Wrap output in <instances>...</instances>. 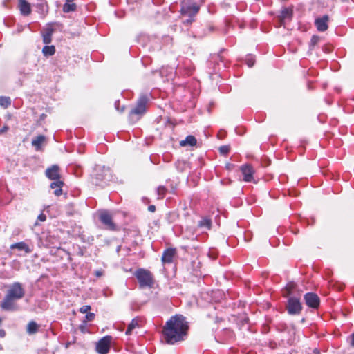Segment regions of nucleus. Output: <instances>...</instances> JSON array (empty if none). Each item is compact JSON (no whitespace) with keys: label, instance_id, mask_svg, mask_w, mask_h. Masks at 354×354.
<instances>
[{"label":"nucleus","instance_id":"dca6fc26","mask_svg":"<svg viewBox=\"0 0 354 354\" xmlns=\"http://www.w3.org/2000/svg\"><path fill=\"white\" fill-rule=\"evenodd\" d=\"M19 8L24 16H28L31 13L30 4L26 0H19Z\"/></svg>","mask_w":354,"mask_h":354},{"label":"nucleus","instance_id":"7c9ffc66","mask_svg":"<svg viewBox=\"0 0 354 354\" xmlns=\"http://www.w3.org/2000/svg\"><path fill=\"white\" fill-rule=\"evenodd\" d=\"M166 188L163 186H160L157 188V193L158 195L160 196L161 198H163L165 193H166Z\"/></svg>","mask_w":354,"mask_h":354},{"label":"nucleus","instance_id":"c756f323","mask_svg":"<svg viewBox=\"0 0 354 354\" xmlns=\"http://www.w3.org/2000/svg\"><path fill=\"white\" fill-rule=\"evenodd\" d=\"M319 41V37H318L317 35H313L310 39V48H313L315 46H316L318 44Z\"/></svg>","mask_w":354,"mask_h":354},{"label":"nucleus","instance_id":"a211bd4d","mask_svg":"<svg viewBox=\"0 0 354 354\" xmlns=\"http://www.w3.org/2000/svg\"><path fill=\"white\" fill-rule=\"evenodd\" d=\"M64 183L62 180L53 181L50 184V188L54 190V194L56 196H59L62 194V186Z\"/></svg>","mask_w":354,"mask_h":354},{"label":"nucleus","instance_id":"9d476101","mask_svg":"<svg viewBox=\"0 0 354 354\" xmlns=\"http://www.w3.org/2000/svg\"><path fill=\"white\" fill-rule=\"evenodd\" d=\"M306 304L312 308H317L319 306V298L315 293L308 292L304 295Z\"/></svg>","mask_w":354,"mask_h":354},{"label":"nucleus","instance_id":"bb28decb","mask_svg":"<svg viewBox=\"0 0 354 354\" xmlns=\"http://www.w3.org/2000/svg\"><path fill=\"white\" fill-rule=\"evenodd\" d=\"M212 221L209 218L205 217L203 218L198 223V226L201 227H204L205 229L209 230L211 228Z\"/></svg>","mask_w":354,"mask_h":354},{"label":"nucleus","instance_id":"e433bc0d","mask_svg":"<svg viewBox=\"0 0 354 354\" xmlns=\"http://www.w3.org/2000/svg\"><path fill=\"white\" fill-rule=\"evenodd\" d=\"M46 7L47 6L44 3H39L37 5V8L41 9L42 11H44Z\"/></svg>","mask_w":354,"mask_h":354},{"label":"nucleus","instance_id":"1a4fd4ad","mask_svg":"<svg viewBox=\"0 0 354 354\" xmlns=\"http://www.w3.org/2000/svg\"><path fill=\"white\" fill-rule=\"evenodd\" d=\"M286 308L290 315H297L300 313L302 308L299 299L290 297L288 301Z\"/></svg>","mask_w":354,"mask_h":354},{"label":"nucleus","instance_id":"a18cd8bd","mask_svg":"<svg viewBox=\"0 0 354 354\" xmlns=\"http://www.w3.org/2000/svg\"><path fill=\"white\" fill-rule=\"evenodd\" d=\"M341 1H342V2H344H344H348V0H341Z\"/></svg>","mask_w":354,"mask_h":354},{"label":"nucleus","instance_id":"6e6552de","mask_svg":"<svg viewBox=\"0 0 354 354\" xmlns=\"http://www.w3.org/2000/svg\"><path fill=\"white\" fill-rule=\"evenodd\" d=\"M112 337L111 336H105L100 339L96 344V351L99 354H107L111 348V342Z\"/></svg>","mask_w":354,"mask_h":354},{"label":"nucleus","instance_id":"72a5a7b5","mask_svg":"<svg viewBox=\"0 0 354 354\" xmlns=\"http://www.w3.org/2000/svg\"><path fill=\"white\" fill-rule=\"evenodd\" d=\"M219 151L222 154H227L230 151V147L227 145H223L219 148Z\"/></svg>","mask_w":354,"mask_h":354},{"label":"nucleus","instance_id":"393cba45","mask_svg":"<svg viewBox=\"0 0 354 354\" xmlns=\"http://www.w3.org/2000/svg\"><path fill=\"white\" fill-rule=\"evenodd\" d=\"M42 53L44 56H52L55 53V47L54 46H45L42 49Z\"/></svg>","mask_w":354,"mask_h":354},{"label":"nucleus","instance_id":"473e14b6","mask_svg":"<svg viewBox=\"0 0 354 354\" xmlns=\"http://www.w3.org/2000/svg\"><path fill=\"white\" fill-rule=\"evenodd\" d=\"M86 316H85V321L86 322H91V321H93L95 318V314L93 313H86Z\"/></svg>","mask_w":354,"mask_h":354},{"label":"nucleus","instance_id":"b1692460","mask_svg":"<svg viewBox=\"0 0 354 354\" xmlns=\"http://www.w3.org/2000/svg\"><path fill=\"white\" fill-rule=\"evenodd\" d=\"M292 15V10L288 8H284L281 12V20L284 21L286 19H290Z\"/></svg>","mask_w":354,"mask_h":354},{"label":"nucleus","instance_id":"79ce46f5","mask_svg":"<svg viewBox=\"0 0 354 354\" xmlns=\"http://www.w3.org/2000/svg\"><path fill=\"white\" fill-rule=\"evenodd\" d=\"M46 307V303L45 302L44 303H41V308L44 309Z\"/></svg>","mask_w":354,"mask_h":354},{"label":"nucleus","instance_id":"f3484780","mask_svg":"<svg viewBox=\"0 0 354 354\" xmlns=\"http://www.w3.org/2000/svg\"><path fill=\"white\" fill-rule=\"evenodd\" d=\"M14 300L15 299L9 297L8 294H6L4 299L1 302V306L3 310H14Z\"/></svg>","mask_w":354,"mask_h":354},{"label":"nucleus","instance_id":"f257e3e1","mask_svg":"<svg viewBox=\"0 0 354 354\" xmlns=\"http://www.w3.org/2000/svg\"><path fill=\"white\" fill-rule=\"evenodd\" d=\"M188 329L185 317L182 315H176L166 322L162 328V335L166 343L174 344L184 340Z\"/></svg>","mask_w":354,"mask_h":354},{"label":"nucleus","instance_id":"f8f14e48","mask_svg":"<svg viewBox=\"0 0 354 354\" xmlns=\"http://www.w3.org/2000/svg\"><path fill=\"white\" fill-rule=\"evenodd\" d=\"M59 170V167L57 165H52L50 167L46 170V176L52 180H60V174Z\"/></svg>","mask_w":354,"mask_h":354},{"label":"nucleus","instance_id":"37998d69","mask_svg":"<svg viewBox=\"0 0 354 354\" xmlns=\"http://www.w3.org/2000/svg\"><path fill=\"white\" fill-rule=\"evenodd\" d=\"M74 0H66V3H73Z\"/></svg>","mask_w":354,"mask_h":354},{"label":"nucleus","instance_id":"412c9836","mask_svg":"<svg viewBox=\"0 0 354 354\" xmlns=\"http://www.w3.org/2000/svg\"><path fill=\"white\" fill-rule=\"evenodd\" d=\"M196 139L194 136H187L185 140L180 141V145L182 147L186 146H195L196 145Z\"/></svg>","mask_w":354,"mask_h":354},{"label":"nucleus","instance_id":"39448f33","mask_svg":"<svg viewBox=\"0 0 354 354\" xmlns=\"http://www.w3.org/2000/svg\"><path fill=\"white\" fill-rule=\"evenodd\" d=\"M147 102L148 97L147 95H140V97L138 100L136 106L131 110L129 113V116L131 118H133L134 115H138V118L137 119H138L140 116H141L145 113Z\"/></svg>","mask_w":354,"mask_h":354},{"label":"nucleus","instance_id":"ddd939ff","mask_svg":"<svg viewBox=\"0 0 354 354\" xmlns=\"http://www.w3.org/2000/svg\"><path fill=\"white\" fill-rule=\"evenodd\" d=\"M328 16L326 15H323L321 17L317 18L315 20V24L318 31H319V32L326 31L328 28Z\"/></svg>","mask_w":354,"mask_h":354},{"label":"nucleus","instance_id":"a878e982","mask_svg":"<svg viewBox=\"0 0 354 354\" xmlns=\"http://www.w3.org/2000/svg\"><path fill=\"white\" fill-rule=\"evenodd\" d=\"M77 5L74 3H66L63 6V12L65 13H68L71 12H74L76 10Z\"/></svg>","mask_w":354,"mask_h":354},{"label":"nucleus","instance_id":"f03ea898","mask_svg":"<svg viewBox=\"0 0 354 354\" xmlns=\"http://www.w3.org/2000/svg\"><path fill=\"white\" fill-rule=\"evenodd\" d=\"M200 6L194 0H183L180 3V14L187 16L189 18L185 24H191L194 21V17L198 12Z\"/></svg>","mask_w":354,"mask_h":354},{"label":"nucleus","instance_id":"4be33fe9","mask_svg":"<svg viewBox=\"0 0 354 354\" xmlns=\"http://www.w3.org/2000/svg\"><path fill=\"white\" fill-rule=\"evenodd\" d=\"M139 319L138 318H134L131 320V322L127 326V329L125 332L127 335H130L132 333L133 330L136 328H139Z\"/></svg>","mask_w":354,"mask_h":354},{"label":"nucleus","instance_id":"58836bf2","mask_svg":"<svg viewBox=\"0 0 354 354\" xmlns=\"http://www.w3.org/2000/svg\"><path fill=\"white\" fill-rule=\"evenodd\" d=\"M8 130V127L7 126H4L2 129H0V133L6 132Z\"/></svg>","mask_w":354,"mask_h":354},{"label":"nucleus","instance_id":"5701e85b","mask_svg":"<svg viewBox=\"0 0 354 354\" xmlns=\"http://www.w3.org/2000/svg\"><path fill=\"white\" fill-rule=\"evenodd\" d=\"M39 325L34 321H31L28 324L27 333L29 335H33L38 330Z\"/></svg>","mask_w":354,"mask_h":354},{"label":"nucleus","instance_id":"7ed1b4c3","mask_svg":"<svg viewBox=\"0 0 354 354\" xmlns=\"http://www.w3.org/2000/svg\"><path fill=\"white\" fill-rule=\"evenodd\" d=\"M97 173L93 178L92 182L96 185L104 186L107 182L111 180V175L109 167L105 166H98L96 168Z\"/></svg>","mask_w":354,"mask_h":354},{"label":"nucleus","instance_id":"a19ab883","mask_svg":"<svg viewBox=\"0 0 354 354\" xmlns=\"http://www.w3.org/2000/svg\"><path fill=\"white\" fill-rule=\"evenodd\" d=\"M6 335V333L3 330H0V337H3Z\"/></svg>","mask_w":354,"mask_h":354},{"label":"nucleus","instance_id":"2f4dec72","mask_svg":"<svg viewBox=\"0 0 354 354\" xmlns=\"http://www.w3.org/2000/svg\"><path fill=\"white\" fill-rule=\"evenodd\" d=\"M91 310V306L89 305H84L80 308V312L82 313H88Z\"/></svg>","mask_w":354,"mask_h":354},{"label":"nucleus","instance_id":"c03bdc74","mask_svg":"<svg viewBox=\"0 0 354 354\" xmlns=\"http://www.w3.org/2000/svg\"><path fill=\"white\" fill-rule=\"evenodd\" d=\"M227 169H230L231 168V165H227Z\"/></svg>","mask_w":354,"mask_h":354},{"label":"nucleus","instance_id":"ea45409f","mask_svg":"<svg viewBox=\"0 0 354 354\" xmlns=\"http://www.w3.org/2000/svg\"><path fill=\"white\" fill-rule=\"evenodd\" d=\"M103 274V272L102 270H97L95 271V275L97 277H101Z\"/></svg>","mask_w":354,"mask_h":354},{"label":"nucleus","instance_id":"20e7f679","mask_svg":"<svg viewBox=\"0 0 354 354\" xmlns=\"http://www.w3.org/2000/svg\"><path fill=\"white\" fill-rule=\"evenodd\" d=\"M139 285L141 288H151L153 284V280L151 273L145 269L140 268L135 273Z\"/></svg>","mask_w":354,"mask_h":354},{"label":"nucleus","instance_id":"0eeeda50","mask_svg":"<svg viewBox=\"0 0 354 354\" xmlns=\"http://www.w3.org/2000/svg\"><path fill=\"white\" fill-rule=\"evenodd\" d=\"M7 294L9 297L17 300L21 299L24 296L25 290L20 283L15 282L10 286Z\"/></svg>","mask_w":354,"mask_h":354},{"label":"nucleus","instance_id":"c85d7f7f","mask_svg":"<svg viewBox=\"0 0 354 354\" xmlns=\"http://www.w3.org/2000/svg\"><path fill=\"white\" fill-rule=\"evenodd\" d=\"M254 62H255V59L252 55H248L245 58V63L250 68H251L254 66Z\"/></svg>","mask_w":354,"mask_h":354},{"label":"nucleus","instance_id":"423d86ee","mask_svg":"<svg viewBox=\"0 0 354 354\" xmlns=\"http://www.w3.org/2000/svg\"><path fill=\"white\" fill-rule=\"evenodd\" d=\"M99 220L104 227L109 230H115L116 225L113 221V216L108 210H101L98 213Z\"/></svg>","mask_w":354,"mask_h":354},{"label":"nucleus","instance_id":"aec40b11","mask_svg":"<svg viewBox=\"0 0 354 354\" xmlns=\"http://www.w3.org/2000/svg\"><path fill=\"white\" fill-rule=\"evenodd\" d=\"M10 248L17 249L19 251H24L27 254L31 252V250L30 249L29 246L24 242L14 243L11 245Z\"/></svg>","mask_w":354,"mask_h":354},{"label":"nucleus","instance_id":"9b49d317","mask_svg":"<svg viewBox=\"0 0 354 354\" xmlns=\"http://www.w3.org/2000/svg\"><path fill=\"white\" fill-rule=\"evenodd\" d=\"M241 171L243 176V180L245 182H253L254 170L251 165L245 164L241 167Z\"/></svg>","mask_w":354,"mask_h":354},{"label":"nucleus","instance_id":"6ab92c4d","mask_svg":"<svg viewBox=\"0 0 354 354\" xmlns=\"http://www.w3.org/2000/svg\"><path fill=\"white\" fill-rule=\"evenodd\" d=\"M45 140L46 137L44 136L39 135L32 140V145L35 147L36 151H39Z\"/></svg>","mask_w":354,"mask_h":354},{"label":"nucleus","instance_id":"f704fd0d","mask_svg":"<svg viewBox=\"0 0 354 354\" xmlns=\"http://www.w3.org/2000/svg\"><path fill=\"white\" fill-rule=\"evenodd\" d=\"M348 338L350 339V345L352 347H354V333H352Z\"/></svg>","mask_w":354,"mask_h":354},{"label":"nucleus","instance_id":"cd10ccee","mask_svg":"<svg viewBox=\"0 0 354 354\" xmlns=\"http://www.w3.org/2000/svg\"><path fill=\"white\" fill-rule=\"evenodd\" d=\"M11 104L10 98L8 97H0V105L4 108L8 107Z\"/></svg>","mask_w":354,"mask_h":354},{"label":"nucleus","instance_id":"2eb2a0df","mask_svg":"<svg viewBox=\"0 0 354 354\" xmlns=\"http://www.w3.org/2000/svg\"><path fill=\"white\" fill-rule=\"evenodd\" d=\"M54 29L48 26L46 27L41 32L43 42L46 44H49L52 41V35L53 34Z\"/></svg>","mask_w":354,"mask_h":354},{"label":"nucleus","instance_id":"4468645a","mask_svg":"<svg viewBox=\"0 0 354 354\" xmlns=\"http://www.w3.org/2000/svg\"><path fill=\"white\" fill-rule=\"evenodd\" d=\"M176 254L174 248L166 249L162 256V261L163 263H171L173 261L174 257Z\"/></svg>","mask_w":354,"mask_h":354},{"label":"nucleus","instance_id":"4c0bfd02","mask_svg":"<svg viewBox=\"0 0 354 354\" xmlns=\"http://www.w3.org/2000/svg\"><path fill=\"white\" fill-rule=\"evenodd\" d=\"M148 210L151 212H154L156 210V206L153 205H151L148 207Z\"/></svg>","mask_w":354,"mask_h":354},{"label":"nucleus","instance_id":"c9c22d12","mask_svg":"<svg viewBox=\"0 0 354 354\" xmlns=\"http://www.w3.org/2000/svg\"><path fill=\"white\" fill-rule=\"evenodd\" d=\"M38 220H39L40 221H45L46 220V216L45 214H40L39 216H38Z\"/></svg>","mask_w":354,"mask_h":354}]
</instances>
